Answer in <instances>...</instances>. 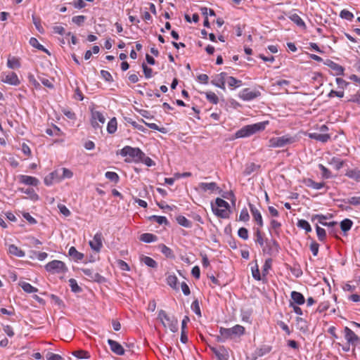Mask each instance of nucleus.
<instances>
[{
    "label": "nucleus",
    "mask_w": 360,
    "mask_h": 360,
    "mask_svg": "<svg viewBox=\"0 0 360 360\" xmlns=\"http://www.w3.org/2000/svg\"><path fill=\"white\" fill-rule=\"evenodd\" d=\"M315 219H318L319 223L321 225L328 227H334L337 225L336 221H330V222H322V219H327V217L323 214H314L311 217V221H314Z\"/></svg>",
    "instance_id": "obj_19"
},
{
    "label": "nucleus",
    "mask_w": 360,
    "mask_h": 360,
    "mask_svg": "<svg viewBox=\"0 0 360 360\" xmlns=\"http://www.w3.org/2000/svg\"><path fill=\"white\" fill-rule=\"evenodd\" d=\"M140 260L141 262L144 263L146 266L155 269L158 266V263L156 262V261H155L153 258L150 257L141 255L140 257Z\"/></svg>",
    "instance_id": "obj_25"
},
{
    "label": "nucleus",
    "mask_w": 360,
    "mask_h": 360,
    "mask_svg": "<svg viewBox=\"0 0 360 360\" xmlns=\"http://www.w3.org/2000/svg\"><path fill=\"white\" fill-rule=\"evenodd\" d=\"M117 120L115 117L112 118L108 123L107 131L109 134H113L117 130Z\"/></svg>",
    "instance_id": "obj_37"
},
{
    "label": "nucleus",
    "mask_w": 360,
    "mask_h": 360,
    "mask_svg": "<svg viewBox=\"0 0 360 360\" xmlns=\"http://www.w3.org/2000/svg\"><path fill=\"white\" fill-rule=\"evenodd\" d=\"M228 84L230 87L236 88L242 85V81L233 77H228Z\"/></svg>",
    "instance_id": "obj_40"
},
{
    "label": "nucleus",
    "mask_w": 360,
    "mask_h": 360,
    "mask_svg": "<svg viewBox=\"0 0 360 360\" xmlns=\"http://www.w3.org/2000/svg\"><path fill=\"white\" fill-rule=\"evenodd\" d=\"M19 285L27 293L37 292L38 291L37 288L33 287L32 285L26 282H20Z\"/></svg>",
    "instance_id": "obj_32"
},
{
    "label": "nucleus",
    "mask_w": 360,
    "mask_h": 360,
    "mask_svg": "<svg viewBox=\"0 0 360 360\" xmlns=\"http://www.w3.org/2000/svg\"><path fill=\"white\" fill-rule=\"evenodd\" d=\"M245 333V328L240 325H236L231 328L221 327L219 329L220 335L217 336V340L224 342L228 339H233L240 337Z\"/></svg>",
    "instance_id": "obj_1"
},
{
    "label": "nucleus",
    "mask_w": 360,
    "mask_h": 360,
    "mask_svg": "<svg viewBox=\"0 0 360 360\" xmlns=\"http://www.w3.org/2000/svg\"><path fill=\"white\" fill-rule=\"evenodd\" d=\"M8 251L10 254L17 256L18 257H22L25 256V252L15 245H10L8 248Z\"/></svg>",
    "instance_id": "obj_31"
},
{
    "label": "nucleus",
    "mask_w": 360,
    "mask_h": 360,
    "mask_svg": "<svg viewBox=\"0 0 360 360\" xmlns=\"http://www.w3.org/2000/svg\"><path fill=\"white\" fill-rule=\"evenodd\" d=\"M238 235L240 238H241L243 240L248 239L249 235H248V231L246 228L241 227L238 231Z\"/></svg>",
    "instance_id": "obj_59"
},
{
    "label": "nucleus",
    "mask_w": 360,
    "mask_h": 360,
    "mask_svg": "<svg viewBox=\"0 0 360 360\" xmlns=\"http://www.w3.org/2000/svg\"><path fill=\"white\" fill-rule=\"evenodd\" d=\"M338 201L349 203L352 205H360V196H354L348 199L338 200Z\"/></svg>",
    "instance_id": "obj_39"
},
{
    "label": "nucleus",
    "mask_w": 360,
    "mask_h": 360,
    "mask_svg": "<svg viewBox=\"0 0 360 360\" xmlns=\"http://www.w3.org/2000/svg\"><path fill=\"white\" fill-rule=\"evenodd\" d=\"M150 221H155L159 224L169 225V221L165 217L152 215L148 217Z\"/></svg>",
    "instance_id": "obj_35"
},
{
    "label": "nucleus",
    "mask_w": 360,
    "mask_h": 360,
    "mask_svg": "<svg viewBox=\"0 0 360 360\" xmlns=\"http://www.w3.org/2000/svg\"><path fill=\"white\" fill-rule=\"evenodd\" d=\"M308 136L311 139L322 143L327 142L330 139V136L328 134H319V133H309Z\"/></svg>",
    "instance_id": "obj_18"
},
{
    "label": "nucleus",
    "mask_w": 360,
    "mask_h": 360,
    "mask_svg": "<svg viewBox=\"0 0 360 360\" xmlns=\"http://www.w3.org/2000/svg\"><path fill=\"white\" fill-rule=\"evenodd\" d=\"M21 191L24 193L29 195L30 199L32 200H37L39 199L38 195L34 192L33 188H27V189L22 188Z\"/></svg>",
    "instance_id": "obj_49"
},
{
    "label": "nucleus",
    "mask_w": 360,
    "mask_h": 360,
    "mask_svg": "<svg viewBox=\"0 0 360 360\" xmlns=\"http://www.w3.org/2000/svg\"><path fill=\"white\" fill-rule=\"evenodd\" d=\"M7 65L11 69L18 68L20 67V63L18 58L13 57L8 59Z\"/></svg>",
    "instance_id": "obj_42"
},
{
    "label": "nucleus",
    "mask_w": 360,
    "mask_h": 360,
    "mask_svg": "<svg viewBox=\"0 0 360 360\" xmlns=\"http://www.w3.org/2000/svg\"><path fill=\"white\" fill-rule=\"evenodd\" d=\"M304 182L307 187H310L316 190H319L325 186L324 182L317 183L311 179H304Z\"/></svg>",
    "instance_id": "obj_24"
},
{
    "label": "nucleus",
    "mask_w": 360,
    "mask_h": 360,
    "mask_svg": "<svg viewBox=\"0 0 360 360\" xmlns=\"http://www.w3.org/2000/svg\"><path fill=\"white\" fill-rule=\"evenodd\" d=\"M177 282L178 279L175 275H169L167 278V284L174 290H178Z\"/></svg>",
    "instance_id": "obj_36"
},
{
    "label": "nucleus",
    "mask_w": 360,
    "mask_h": 360,
    "mask_svg": "<svg viewBox=\"0 0 360 360\" xmlns=\"http://www.w3.org/2000/svg\"><path fill=\"white\" fill-rule=\"evenodd\" d=\"M310 250L312 252L314 256H316L319 252V245L316 241L313 240L309 246Z\"/></svg>",
    "instance_id": "obj_63"
},
{
    "label": "nucleus",
    "mask_w": 360,
    "mask_h": 360,
    "mask_svg": "<svg viewBox=\"0 0 360 360\" xmlns=\"http://www.w3.org/2000/svg\"><path fill=\"white\" fill-rule=\"evenodd\" d=\"M319 168L322 172L321 175L324 179H329L332 176L331 172L329 169H328L324 165L322 164L319 165Z\"/></svg>",
    "instance_id": "obj_51"
},
{
    "label": "nucleus",
    "mask_w": 360,
    "mask_h": 360,
    "mask_svg": "<svg viewBox=\"0 0 360 360\" xmlns=\"http://www.w3.org/2000/svg\"><path fill=\"white\" fill-rule=\"evenodd\" d=\"M105 176L108 179L115 183H117L120 180L118 174L114 172H107Z\"/></svg>",
    "instance_id": "obj_48"
},
{
    "label": "nucleus",
    "mask_w": 360,
    "mask_h": 360,
    "mask_svg": "<svg viewBox=\"0 0 360 360\" xmlns=\"http://www.w3.org/2000/svg\"><path fill=\"white\" fill-rule=\"evenodd\" d=\"M60 179L61 178L58 175V172L53 171L44 178V184L46 186H51L53 184L55 180L59 181Z\"/></svg>",
    "instance_id": "obj_21"
},
{
    "label": "nucleus",
    "mask_w": 360,
    "mask_h": 360,
    "mask_svg": "<svg viewBox=\"0 0 360 360\" xmlns=\"http://www.w3.org/2000/svg\"><path fill=\"white\" fill-rule=\"evenodd\" d=\"M316 234L320 241H324L326 238V230L318 225L316 226Z\"/></svg>",
    "instance_id": "obj_45"
},
{
    "label": "nucleus",
    "mask_w": 360,
    "mask_h": 360,
    "mask_svg": "<svg viewBox=\"0 0 360 360\" xmlns=\"http://www.w3.org/2000/svg\"><path fill=\"white\" fill-rule=\"evenodd\" d=\"M47 271L51 274L65 273L68 268L65 264L60 260H53L45 265Z\"/></svg>",
    "instance_id": "obj_6"
},
{
    "label": "nucleus",
    "mask_w": 360,
    "mask_h": 360,
    "mask_svg": "<svg viewBox=\"0 0 360 360\" xmlns=\"http://www.w3.org/2000/svg\"><path fill=\"white\" fill-rule=\"evenodd\" d=\"M215 202L217 206L218 207L217 208L224 207L226 210H229L230 207L229 204L221 198H217L215 200Z\"/></svg>",
    "instance_id": "obj_58"
},
{
    "label": "nucleus",
    "mask_w": 360,
    "mask_h": 360,
    "mask_svg": "<svg viewBox=\"0 0 360 360\" xmlns=\"http://www.w3.org/2000/svg\"><path fill=\"white\" fill-rule=\"evenodd\" d=\"M158 249L160 250V252L165 255L167 257L173 259L174 258V255L171 248L165 245V244H160L158 245Z\"/></svg>",
    "instance_id": "obj_26"
},
{
    "label": "nucleus",
    "mask_w": 360,
    "mask_h": 360,
    "mask_svg": "<svg viewBox=\"0 0 360 360\" xmlns=\"http://www.w3.org/2000/svg\"><path fill=\"white\" fill-rule=\"evenodd\" d=\"M120 154L123 157L129 156L135 162H140L141 158L144 157V153L140 148L129 146L121 149Z\"/></svg>",
    "instance_id": "obj_4"
},
{
    "label": "nucleus",
    "mask_w": 360,
    "mask_h": 360,
    "mask_svg": "<svg viewBox=\"0 0 360 360\" xmlns=\"http://www.w3.org/2000/svg\"><path fill=\"white\" fill-rule=\"evenodd\" d=\"M212 84L223 90H225V81L221 79V78L215 77L214 79L212 80Z\"/></svg>",
    "instance_id": "obj_56"
},
{
    "label": "nucleus",
    "mask_w": 360,
    "mask_h": 360,
    "mask_svg": "<svg viewBox=\"0 0 360 360\" xmlns=\"http://www.w3.org/2000/svg\"><path fill=\"white\" fill-rule=\"evenodd\" d=\"M291 299L293 301V304H297L298 305H302L305 302V299L303 295L297 291H292L291 292Z\"/></svg>",
    "instance_id": "obj_23"
},
{
    "label": "nucleus",
    "mask_w": 360,
    "mask_h": 360,
    "mask_svg": "<svg viewBox=\"0 0 360 360\" xmlns=\"http://www.w3.org/2000/svg\"><path fill=\"white\" fill-rule=\"evenodd\" d=\"M85 20H86V16H84V15H77V16H74L72 18V22L75 23L78 26L82 25L83 23L84 22Z\"/></svg>",
    "instance_id": "obj_57"
},
{
    "label": "nucleus",
    "mask_w": 360,
    "mask_h": 360,
    "mask_svg": "<svg viewBox=\"0 0 360 360\" xmlns=\"http://www.w3.org/2000/svg\"><path fill=\"white\" fill-rule=\"evenodd\" d=\"M268 121L258 122L254 124H249L243 127L235 134L236 138H244L250 136L257 131H262L265 129L266 125L268 124Z\"/></svg>",
    "instance_id": "obj_2"
},
{
    "label": "nucleus",
    "mask_w": 360,
    "mask_h": 360,
    "mask_svg": "<svg viewBox=\"0 0 360 360\" xmlns=\"http://www.w3.org/2000/svg\"><path fill=\"white\" fill-rule=\"evenodd\" d=\"M96 120H98L101 123L103 124L105 121V118L103 114L98 111L92 112L91 125L95 129L99 127V124Z\"/></svg>",
    "instance_id": "obj_16"
},
{
    "label": "nucleus",
    "mask_w": 360,
    "mask_h": 360,
    "mask_svg": "<svg viewBox=\"0 0 360 360\" xmlns=\"http://www.w3.org/2000/svg\"><path fill=\"white\" fill-rule=\"evenodd\" d=\"M212 210L217 216H218L221 218L226 219V218L229 217V213L227 212V210L225 208L224 209L214 208L212 206Z\"/></svg>",
    "instance_id": "obj_41"
},
{
    "label": "nucleus",
    "mask_w": 360,
    "mask_h": 360,
    "mask_svg": "<svg viewBox=\"0 0 360 360\" xmlns=\"http://www.w3.org/2000/svg\"><path fill=\"white\" fill-rule=\"evenodd\" d=\"M256 240L255 242L258 243L260 246H263L264 243V238L262 236V232L259 229H257L255 231Z\"/></svg>",
    "instance_id": "obj_60"
},
{
    "label": "nucleus",
    "mask_w": 360,
    "mask_h": 360,
    "mask_svg": "<svg viewBox=\"0 0 360 360\" xmlns=\"http://www.w3.org/2000/svg\"><path fill=\"white\" fill-rule=\"evenodd\" d=\"M260 96V92L258 91H251L250 89H244L240 94V97L244 101L253 100Z\"/></svg>",
    "instance_id": "obj_10"
},
{
    "label": "nucleus",
    "mask_w": 360,
    "mask_h": 360,
    "mask_svg": "<svg viewBox=\"0 0 360 360\" xmlns=\"http://www.w3.org/2000/svg\"><path fill=\"white\" fill-rule=\"evenodd\" d=\"M103 235L101 232L96 233L92 240L89 241V245L96 252H98L101 251L103 247Z\"/></svg>",
    "instance_id": "obj_8"
},
{
    "label": "nucleus",
    "mask_w": 360,
    "mask_h": 360,
    "mask_svg": "<svg viewBox=\"0 0 360 360\" xmlns=\"http://www.w3.org/2000/svg\"><path fill=\"white\" fill-rule=\"evenodd\" d=\"M280 246L274 239L270 240H266V245L263 248V253L269 256H274L279 252Z\"/></svg>",
    "instance_id": "obj_7"
},
{
    "label": "nucleus",
    "mask_w": 360,
    "mask_h": 360,
    "mask_svg": "<svg viewBox=\"0 0 360 360\" xmlns=\"http://www.w3.org/2000/svg\"><path fill=\"white\" fill-rule=\"evenodd\" d=\"M199 186L203 191H207L208 190L211 191H221L219 187L217 186V184L215 182H210V183L202 182L199 184Z\"/></svg>",
    "instance_id": "obj_22"
},
{
    "label": "nucleus",
    "mask_w": 360,
    "mask_h": 360,
    "mask_svg": "<svg viewBox=\"0 0 360 360\" xmlns=\"http://www.w3.org/2000/svg\"><path fill=\"white\" fill-rule=\"evenodd\" d=\"M75 93L73 95V98L78 101H83L84 100V96L82 92L81 91L79 87L78 86H76L75 89Z\"/></svg>",
    "instance_id": "obj_62"
},
{
    "label": "nucleus",
    "mask_w": 360,
    "mask_h": 360,
    "mask_svg": "<svg viewBox=\"0 0 360 360\" xmlns=\"http://www.w3.org/2000/svg\"><path fill=\"white\" fill-rule=\"evenodd\" d=\"M69 255L76 262L84 258V254L78 252L75 247H71L68 252Z\"/></svg>",
    "instance_id": "obj_28"
},
{
    "label": "nucleus",
    "mask_w": 360,
    "mask_h": 360,
    "mask_svg": "<svg viewBox=\"0 0 360 360\" xmlns=\"http://www.w3.org/2000/svg\"><path fill=\"white\" fill-rule=\"evenodd\" d=\"M289 18L298 27L306 28V25L302 19L296 13L292 14L289 16Z\"/></svg>",
    "instance_id": "obj_30"
},
{
    "label": "nucleus",
    "mask_w": 360,
    "mask_h": 360,
    "mask_svg": "<svg viewBox=\"0 0 360 360\" xmlns=\"http://www.w3.org/2000/svg\"><path fill=\"white\" fill-rule=\"evenodd\" d=\"M70 286L71 288V290L73 292H81L82 291V289L80 286L78 285L77 282L74 278H70L69 280Z\"/></svg>",
    "instance_id": "obj_43"
},
{
    "label": "nucleus",
    "mask_w": 360,
    "mask_h": 360,
    "mask_svg": "<svg viewBox=\"0 0 360 360\" xmlns=\"http://www.w3.org/2000/svg\"><path fill=\"white\" fill-rule=\"evenodd\" d=\"M30 44L32 46H33V47H34V48H36V49H39V50H40V51H41V50H44V49H43V46H43V45H41V44H39V41H38V40H37L36 38H34V37H32V38L30 39Z\"/></svg>",
    "instance_id": "obj_64"
},
{
    "label": "nucleus",
    "mask_w": 360,
    "mask_h": 360,
    "mask_svg": "<svg viewBox=\"0 0 360 360\" xmlns=\"http://www.w3.org/2000/svg\"><path fill=\"white\" fill-rule=\"evenodd\" d=\"M259 168V166L257 165L256 164H255L253 162L248 164L245 166V169L243 171V174L245 176L250 175L252 172H254L255 171H256Z\"/></svg>",
    "instance_id": "obj_33"
},
{
    "label": "nucleus",
    "mask_w": 360,
    "mask_h": 360,
    "mask_svg": "<svg viewBox=\"0 0 360 360\" xmlns=\"http://www.w3.org/2000/svg\"><path fill=\"white\" fill-rule=\"evenodd\" d=\"M271 264H272V259L271 258L266 259L264 262V264L263 266V269H262L263 276H265L268 274L269 270L271 268Z\"/></svg>",
    "instance_id": "obj_53"
},
{
    "label": "nucleus",
    "mask_w": 360,
    "mask_h": 360,
    "mask_svg": "<svg viewBox=\"0 0 360 360\" xmlns=\"http://www.w3.org/2000/svg\"><path fill=\"white\" fill-rule=\"evenodd\" d=\"M272 349V347L270 345H263L260 347L257 348L253 355H255V358H258L263 356L264 355L269 353Z\"/></svg>",
    "instance_id": "obj_17"
},
{
    "label": "nucleus",
    "mask_w": 360,
    "mask_h": 360,
    "mask_svg": "<svg viewBox=\"0 0 360 360\" xmlns=\"http://www.w3.org/2000/svg\"><path fill=\"white\" fill-rule=\"evenodd\" d=\"M249 207L254 220L259 227H262L264 224L260 211L251 203H249Z\"/></svg>",
    "instance_id": "obj_11"
},
{
    "label": "nucleus",
    "mask_w": 360,
    "mask_h": 360,
    "mask_svg": "<svg viewBox=\"0 0 360 360\" xmlns=\"http://www.w3.org/2000/svg\"><path fill=\"white\" fill-rule=\"evenodd\" d=\"M141 122H143L146 125H147L150 129L157 130L163 134H165L167 132V129L165 127H159L155 123H148L145 122L143 119L141 120Z\"/></svg>",
    "instance_id": "obj_46"
},
{
    "label": "nucleus",
    "mask_w": 360,
    "mask_h": 360,
    "mask_svg": "<svg viewBox=\"0 0 360 360\" xmlns=\"http://www.w3.org/2000/svg\"><path fill=\"white\" fill-rule=\"evenodd\" d=\"M340 17L342 19H345L347 20H352L354 18V15L350 11H349L346 9H344V10L341 11V12L340 13Z\"/></svg>",
    "instance_id": "obj_52"
},
{
    "label": "nucleus",
    "mask_w": 360,
    "mask_h": 360,
    "mask_svg": "<svg viewBox=\"0 0 360 360\" xmlns=\"http://www.w3.org/2000/svg\"><path fill=\"white\" fill-rule=\"evenodd\" d=\"M2 81L4 83L9 84L11 85L17 86L20 84V80L17 76V75L13 72H11L8 73L4 78L2 79Z\"/></svg>",
    "instance_id": "obj_15"
},
{
    "label": "nucleus",
    "mask_w": 360,
    "mask_h": 360,
    "mask_svg": "<svg viewBox=\"0 0 360 360\" xmlns=\"http://www.w3.org/2000/svg\"><path fill=\"white\" fill-rule=\"evenodd\" d=\"M20 179V182L26 185L37 186L39 183L37 178L30 176L21 175Z\"/></svg>",
    "instance_id": "obj_20"
},
{
    "label": "nucleus",
    "mask_w": 360,
    "mask_h": 360,
    "mask_svg": "<svg viewBox=\"0 0 360 360\" xmlns=\"http://www.w3.org/2000/svg\"><path fill=\"white\" fill-rule=\"evenodd\" d=\"M352 220L345 219L340 222V229L343 232L348 231L352 228Z\"/></svg>",
    "instance_id": "obj_38"
},
{
    "label": "nucleus",
    "mask_w": 360,
    "mask_h": 360,
    "mask_svg": "<svg viewBox=\"0 0 360 360\" xmlns=\"http://www.w3.org/2000/svg\"><path fill=\"white\" fill-rule=\"evenodd\" d=\"M32 22L35 25L36 29L39 31V32L43 34L44 32V30L41 25V20L39 18H37L34 15H32Z\"/></svg>",
    "instance_id": "obj_50"
},
{
    "label": "nucleus",
    "mask_w": 360,
    "mask_h": 360,
    "mask_svg": "<svg viewBox=\"0 0 360 360\" xmlns=\"http://www.w3.org/2000/svg\"><path fill=\"white\" fill-rule=\"evenodd\" d=\"M207 99L212 103L217 104L219 101L217 96L212 91L206 93Z\"/></svg>",
    "instance_id": "obj_55"
},
{
    "label": "nucleus",
    "mask_w": 360,
    "mask_h": 360,
    "mask_svg": "<svg viewBox=\"0 0 360 360\" xmlns=\"http://www.w3.org/2000/svg\"><path fill=\"white\" fill-rule=\"evenodd\" d=\"M324 64L328 66L331 70H333L335 75H344V68L340 65L339 64L333 62V60L328 59L326 60Z\"/></svg>",
    "instance_id": "obj_14"
},
{
    "label": "nucleus",
    "mask_w": 360,
    "mask_h": 360,
    "mask_svg": "<svg viewBox=\"0 0 360 360\" xmlns=\"http://www.w3.org/2000/svg\"><path fill=\"white\" fill-rule=\"evenodd\" d=\"M158 319L164 327L168 326L172 333L178 331V320L174 316H169L165 311L160 309L158 311Z\"/></svg>",
    "instance_id": "obj_3"
},
{
    "label": "nucleus",
    "mask_w": 360,
    "mask_h": 360,
    "mask_svg": "<svg viewBox=\"0 0 360 360\" xmlns=\"http://www.w3.org/2000/svg\"><path fill=\"white\" fill-rule=\"evenodd\" d=\"M297 226L302 229H304L306 231V232H307V233L311 231V227L310 224H309V222L307 221H306L304 219L298 220Z\"/></svg>",
    "instance_id": "obj_44"
},
{
    "label": "nucleus",
    "mask_w": 360,
    "mask_h": 360,
    "mask_svg": "<svg viewBox=\"0 0 360 360\" xmlns=\"http://www.w3.org/2000/svg\"><path fill=\"white\" fill-rule=\"evenodd\" d=\"M140 240L146 243L155 242L158 240L157 236L150 233H145L140 236Z\"/></svg>",
    "instance_id": "obj_27"
},
{
    "label": "nucleus",
    "mask_w": 360,
    "mask_h": 360,
    "mask_svg": "<svg viewBox=\"0 0 360 360\" xmlns=\"http://www.w3.org/2000/svg\"><path fill=\"white\" fill-rule=\"evenodd\" d=\"M295 141V139L292 136L285 135L280 137L271 138L269 140V146L273 148H281L285 146L291 144Z\"/></svg>",
    "instance_id": "obj_5"
},
{
    "label": "nucleus",
    "mask_w": 360,
    "mask_h": 360,
    "mask_svg": "<svg viewBox=\"0 0 360 360\" xmlns=\"http://www.w3.org/2000/svg\"><path fill=\"white\" fill-rule=\"evenodd\" d=\"M250 219V215L246 208H244L241 210L239 215V220L243 221H248Z\"/></svg>",
    "instance_id": "obj_61"
},
{
    "label": "nucleus",
    "mask_w": 360,
    "mask_h": 360,
    "mask_svg": "<svg viewBox=\"0 0 360 360\" xmlns=\"http://www.w3.org/2000/svg\"><path fill=\"white\" fill-rule=\"evenodd\" d=\"M191 309L199 316L201 317V311L200 304L198 300H195L191 304Z\"/></svg>",
    "instance_id": "obj_54"
},
{
    "label": "nucleus",
    "mask_w": 360,
    "mask_h": 360,
    "mask_svg": "<svg viewBox=\"0 0 360 360\" xmlns=\"http://www.w3.org/2000/svg\"><path fill=\"white\" fill-rule=\"evenodd\" d=\"M108 343L110 346L111 351L117 355H124V349L123 347L117 341L112 340L111 339L108 340Z\"/></svg>",
    "instance_id": "obj_13"
},
{
    "label": "nucleus",
    "mask_w": 360,
    "mask_h": 360,
    "mask_svg": "<svg viewBox=\"0 0 360 360\" xmlns=\"http://www.w3.org/2000/svg\"><path fill=\"white\" fill-rule=\"evenodd\" d=\"M72 355L78 359H89L90 357L89 352L84 350L74 351Z\"/></svg>",
    "instance_id": "obj_47"
},
{
    "label": "nucleus",
    "mask_w": 360,
    "mask_h": 360,
    "mask_svg": "<svg viewBox=\"0 0 360 360\" xmlns=\"http://www.w3.org/2000/svg\"><path fill=\"white\" fill-rule=\"evenodd\" d=\"M176 221L179 225L186 228H191L192 226V222L182 215L176 217Z\"/></svg>",
    "instance_id": "obj_34"
},
{
    "label": "nucleus",
    "mask_w": 360,
    "mask_h": 360,
    "mask_svg": "<svg viewBox=\"0 0 360 360\" xmlns=\"http://www.w3.org/2000/svg\"><path fill=\"white\" fill-rule=\"evenodd\" d=\"M345 331V337L349 345H356V342L359 341V337L352 330L349 328L345 327L344 329Z\"/></svg>",
    "instance_id": "obj_12"
},
{
    "label": "nucleus",
    "mask_w": 360,
    "mask_h": 360,
    "mask_svg": "<svg viewBox=\"0 0 360 360\" xmlns=\"http://www.w3.org/2000/svg\"><path fill=\"white\" fill-rule=\"evenodd\" d=\"M345 175L356 181H360V169H352L347 171Z\"/></svg>",
    "instance_id": "obj_29"
},
{
    "label": "nucleus",
    "mask_w": 360,
    "mask_h": 360,
    "mask_svg": "<svg viewBox=\"0 0 360 360\" xmlns=\"http://www.w3.org/2000/svg\"><path fill=\"white\" fill-rule=\"evenodd\" d=\"M211 351L214 354L217 360H228L229 352L224 346L219 347H210Z\"/></svg>",
    "instance_id": "obj_9"
}]
</instances>
